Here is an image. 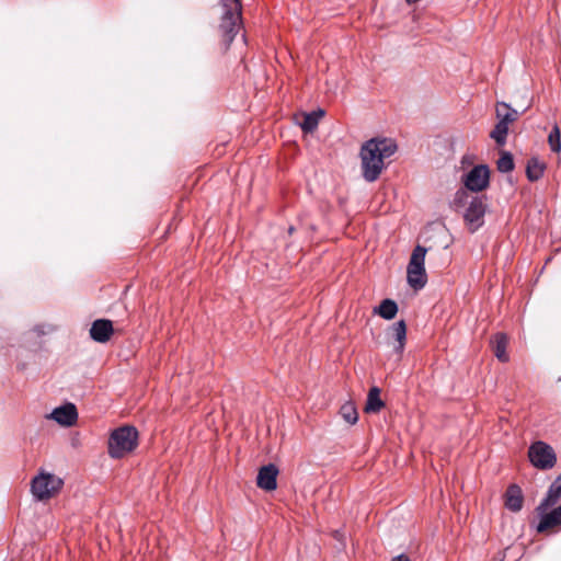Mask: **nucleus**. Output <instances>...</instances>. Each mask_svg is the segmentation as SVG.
Returning a JSON list of instances; mask_svg holds the SVG:
<instances>
[{
	"label": "nucleus",
	"mask_w": 561,
	"mask_h": 561,
	"mask_svg": "<svg viewBox=\"0 0 561 561\" xmlns=\"http://www.w3.org/2000/svg\"><path fill=\"white\" fill-rule=\"evenodd\" d=\"M397 149V144L390 138H371L365 141L359 151L363 178L367 182L378 180L386 168L385 160L394 154Z\"/></svg>",
	"instance_id": "f257e3e1"
},
{
	"label": "nucleus",
	"mask_w": 561,
	"mask_h": 561,
	"mask_svg": "<svg viewBox=\"0 0 561 561\" xmlns=\"http://www.w3.org/2000/svg\"><path fill=\"white\" fill-rule=\"evenodd\" d=\"M224 13L219 24L221 42L227 50L242 27V4L240 0H220Z\"/></svg>",
	"instance_id": "f03ea898"
},
{
	"label": "nucleus",
	"mask_w": 561,
	"mask_h": 561,
	"mask_svg": "<svg viewBox=\"0 0 561 561\" xmlns=\"http://www.w3.org/2000/svg\"><path fill=\"white\" fill-rule=\"evenodd\" d=\"M139 434L135 426L124 425L114 430L108 438V455L121 459L133 453L138 446Z\"/></svg>",
	"instance_id": "7ed1b4c3"
},
{
	"label": "nucleus",
	"mask_w": 561,
	"mask_h": 561,
	"mask_svg": "<svg viewBox=\"0 0 561 561\" xmlns=\"http://www.w3.org/2000/svg\"><path fill=\"white\" fill-rule=\"evenodd\" d=\"M520 113L513 108L508 103L499 101L495 103V117L497 123L490 133L495 144L503 147L507 140L510 125L518 121Z\"/></svg>",
	"instance_id": "20e7f679"
},
{
	"label": "nucleus",
	"mask_w": 561,
	"mask_h": 561,
	"mask_svg": "<svg viewBox=\"0 0 561 561\" xmlns=\"http://www.w3.org/2000/svg\"><path fill=\"white\" fill-rule=\"evenodd\" d=\"M426 252V248L417 244L412 251L407 267L408 284L414 290L422 289L427 283V275L424 266Z\"/></svg>",
	"instance_id": "39448f33"
},
{
	"label": "nucleus",
	"mask_w": 561,
	"mask_h": 561,
	"mask_svg": "<svg viewBox=\"0 0 561 561\" xmlns=\"http://www.w3.org/2000/svg\"><path fill=\"white\" fill-rule=\"evenodd\" d=\"M64 481L51 473L42 472L34 477L31 482L33 496L38 501L49 500L62 488Z\"/></svg>",
	"instance_id": "423d86ee"
},
{
	"label": "nucleus",
	"mask_w": 561,
	"mask_h": 561,
	"mask_svg": "<svg viewBox=\"0 0 561 561\" xmlns=\"http://www.w3.org/2000/svg\"><path fill=\"white\" fill-rule=\"evenodd\" d=\"M528 457L531 465L540 470L551 469L557 463V455L553 448L542 440L530 445Z\"/></svg>",
	"instance_id": "0eeeda50"
},
{
	"label": "nucleus",
	"mask_w": 561,
	"mask_h": 561,
	"mask_svg": "<svg viewBox=\"0 0 561 561\" xmlns=\"http://www.w3.org/2000/svg\"><path fill=\"white\" fill-rule=\"evenodd\" d=\"M485 196H471L469 205L463 213V220L469 230L473 233L484 224L486 213Z\"/></svg>",
	"instance_id": "6e6552de"
},
{
	"label": "nucleus",
	"mask_w": 561,
	"mask_h": 561,
	"mask_svg": "<svg viewBox=\"0 0 561 561\" xmlns=\"http://www.w3.org/2000/svg\"><path fill=\"white\" fill-rule=\"evenodd\" d=\"M465 187L472 193H480L490 185V169L486 164L474 165L462 178Z\"/></svg>",
	"instance_id": "1a4fd4ad"
},
{
	"label": "nucleus",
	"mask_w": 561,
	"mask_h": 561,
	"mask_svg": "<svg viewBox=\"0 0 561 561\" xmlns=\"http://www.w3.org/2000/svg\"><path fill=\"white\" fill-rule=\"evenodd\" d=\"M548 510L536 511L539 516V522L536 526V530L539 534H545L551 530H554L557 527L561 526V505L553 508L550 512Z\"/></svg>",
	"instance_id": "9d476101"
},
{
	"label": "nucleus",
	"mask_w": 561,
	"mask_h": 561,
	"mask_svg": "<svg viewBox=\"0 0 561 561\" xmlns=\"http://www.w3.org/2000/svg\"><path fill=\"white\" fill-rule=\"evenodd\" d=\"M278 473L279 470L274 463L261 467L256 477V485L267 492L276 490Z\"/></svg>",
	"instance_id": "9b49d317"
},
{
	"label": "nucleus",
	"mask_w": 561,
	"mask_h": 561,
	"mask_svg": "<svg viewBox=\"0 0 561 561\" xmlns=\"http://www.w3.org/2000/svg\"><path fill=\"white\" fill-rule=\"evenodd\" d=\"M114 334L113 322L108 319H98L92 322L90 337L98 343H107Z\"/></svg>",
	"instance_id": "f8f14e48"
},
{
	"label": "nucleus",
	"mask_w": 561,
	"mask_h": 561,
	"mask_svg": "<svg viewBox=\"0 0 561 561\" xmlns=\"http://www.w3.org/2000/svg\"><path fill=\"white\" fill-rule=\"evenodd\" d=\"M50 416L60 425L72 426L78 420V411L73 403H66L56 408Z\"/></svg>",
	"instance_id": "ddd939ff"
},
{
	"label": "nucleus",
	"mask_w": 561,
	"mask_h": 561,
	"mask_svg": "<svg viewBox=\"0 0 561 561\" xmlns=\"http://www.w3.org/2000/svg\"><path fill=\"white\" fill-rule=\"evenodd\" d=\"M524 495L520 486L510 484L504 493V505L511 512H519L523 508Z\"/></svg>",
	"instance_id": "4468645a"
},
{
	"label": "nucleus",
	"mask_w": 561,
	"mask_h": 561,
	"mask_svg": "<svg viewBox=\"0 0 561 561\" xmlns=\"http://www.w3.org/2000/svg\"><path fill=\"white\" fill-rule=\"evenodd\" d=\"M561 500V479L556 478L548 489V492L536 507V511H543L554 506Z\"/></svg>",
	"instance_id": "2eb2a0df"
},
{
	"label": "nucleus",
	"mask_w": 561,
	"mask_h": 561,
	"mask_svg": "<svg viewBox=\"0 0 561 561\" xmlns=\"http://www.w3.org/2000/svg\"><path fill=\"white\" fill-rule=\"evenodd\" d=\"M492 344V351L494 353V356L501 362V363H507L510 359V356L506 352L507 344H508V337L503 332L495 333L491 339Z\"/></svg>",
	"instance_id": "dca6fc26"
},
{
	"label": "nucleus",
	"mask_w": 561,
	"mask_h": 561,
	"mask_svg": "<svg viewBox=\"0 0 561 561\" xmlns=\"http://www.w3.org/2000/svg\"><path fill=\"white\" fill-rule=\"evenodd\" d=\"M547 164L545 161L540 160L537 157H531L528 159L526 164V176L528 181L536 182L543 176Z\"/></svg>",
	"instance_id": "f3484780"
},
{
	"label": "nucleus",
	"mask_w": 561,
	"mask_h": 561,
	"mask_svg": "<svg viewBox=\"0 0 561 561\" xmlns=\"http://www.w3.org/2000/svg\"><path fill=\"white\" fill-rule=\"evenodd\" d=\"M391 335L398 342V344L394 346V351L398 354H402L407 341V323L404 320H400L392 324Z\"/></svg>",
	"instance_id": "a211bd4d"
},
{
	"label": "nucleus",
	"mask_w": 561,
	"mask_h": 561,
	"mask_svg": "<svg viewBox=\"0 0 561 561\" xmlns=\"http://www.w3.org/2000/svg\"><path fill=\"white\" fill-rule=\"evenodd\" d=\"M385 407V402L380 399V389L371 387L368 391L365 405L366 413H378Z\"/></svg>",
	"instance_id": "6ab92c4d"
},
{
	"label": "nucleus",
	"mask_w": 561,
	"mask_h": 561,
	"mask_svg": "<svg viewBox=\"0 0 561 561\" xmlns=\"http://www.w3.org/2000/svg\"><path fill=\"white\" fill-rule=\"evenodd\" d=\"M324 116V111L319 108L305 114L304 121L300 123V127L305 133H313L319 124L320 118Z\"/></svg>",
	"instance_id": "aec40b11"
},
{
	"label": "nucleus",
	"mask_w": 561,
	"mask_h": 561,
	"mask_svg": "<svg viewBox=\"0 0 561 561\" xmlns=\"http://www.w3.org/2000/svg\"><path fill=\"white\" fill-rule=\"evenodd\" d=\"M398 312V305L392 299H383L380 305L375 308V313L379 314L386 320H392Z\"/></svg>",
	"instance_id": "412c9836"
},
{
	"label": "nucleus",
	"mask_w": 561,
	"mask_h": 561,
	"mask_svg": "<svg viewBox=\"0 0 561 561\" xmlns=\"http://www.w3.org/2000/svg\"><path fill=\"white\" fill-rule=\"evenodd\" d=\"M340 414L351 425L358 421V413L353 402L344 403L340 409Z\"/></svg>",
	"instance_id": "4be33fe9"
},
{
	"label": "nucleus",
	"mask_w": 561,
	"mask_h": 561,
	"mask_svg": "<svg viewBox=\"0 0 561 561\" xmlns=\"http://www.w3.org/2000/svg\"><path fill=\"white\" fill-rule=\"evenodd\" d=\"M496 168L502 173L513 171L515 168L513 154L508 151H503L496 161Z\"/></svg>",
	"instance_id": "5701e85b"
},
{
	"label": "nucleus",
	"mask_w": 561,
	"mask_h": 561,
	"mask_svg": "<svg viewBox=\"0 0 561 561\" xmlns=\"http://www.w3.org/2000/svg\"><path fill=\"white\" fill-rule=\"evenodd\" d=\"M471 199V196L468 193V190L459 188L454 196V199L451 202V206L455 210H459L460 208H463L469 205V202Z\"/></svg>",
	"instance_id": "b1692460"
},
{
	"label": "nucleus",
	"mask_w": 561,
	"mask_h": 561,
	"mask_svg": "<svg viewBox=\"0 0 561 561\" xmlns=\"http://www.w3.org/2000/svg\"><path fill=\"white\" fill-rule=\"evenodd\" d=\"M548 144L550 146L551 151L553 152H560L561 150V133L557 125L553 126L551 129L549 136H548Z\"/></svg>",
	"instance_id": "393cba45"
},
{
	"label": "nucleus",
	"mask_w": 561,
	"mask_h": 561,
	"mask_svg": "<svg viewBox=\"0 0 561 561\" xmlns=\"http://www.w3.org/2000/svg\"><path fill=\"white\" fill-rule=\"evenodd\" d=\"M391 561H410L409 557L407 554H400L394 557Z\"/></svg>",
	"instance_id": "a878e982"
},
{
	"label": "nucleus",
	"mask_w": 561,
	"mask_h": 561,
	"mask_svg": "<svg viewBox=\"0 0 561 561\" xmlns=\"http://www.w3.org/2000/svg\"><path fill=\"white\" fill-rule=\"evenodd\" d=\"M294 231H295V228H294L293 226H291V227H289V229H288V233H289V234H293V233H294Z\"/></svg>",
	"instance_id": "bb28decb"
},
{
	"label": "nucleus",
	"mask_w": 561,
	"mask_h": 561,
	"mask_svg": "<svg viewBox=\"0 0 561 561\" xmlns=\"http://www.w3.org/2000/svg\"><path fill=\"white\" fill-rule=\"evenodd\" d=\"M558 479H561V474L557 477Z\"/></svg>",
	"instance_id": "cd10ccee"
}]
</instances>
